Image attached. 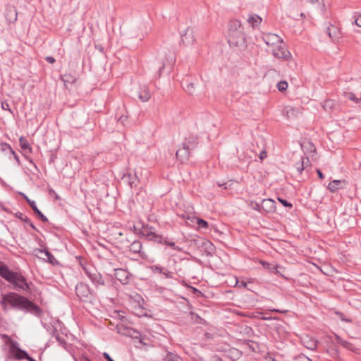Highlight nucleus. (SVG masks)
I'll list each match as a JSON object with an SVG mask.
<instances>
[{
  "label": "nucleus",
  "instance_id": "obj_23",
  "mask_svg": "<svg viewBox=\"0 0 361 361\" xmlns=\"http://www.w3.org/2000/svg\"><path fill=\"white\" fill-rule=\"evenodd\" d=\"M18 13L14 8L6 9V18L8 23H13L17 20Z\"/></svg>",
  "mask_w": 361,
  "mask_h": 361
},
{
  "label": "nucleus",
  "instance_id": "obj_27",
  "mask_svg": "<svg viewBox=\"0 0 361 361\" xmlns=\"http://www.w3.org/2000/svg\"><path fill=\"white\" fill-rule=\"evenodd\" d=\"M261 264L264 269L269 270V271L274 273V274H279V272L278 270L279 266L277 264L269 263L265 261H261Z\"/></svg>",
  "mask_w": 361,
  "mask_h": 361
},
{
  "label": "nucleus",
  "instance_id": "obj_24",
  "mask_svg": "<svg viewBox=\"0 0 361 361\" xmlns=\"http://www.w3.org/2000/svg\"><path fill=\"white\" fill-rule=\"evenodd\" d=\"M138 97L142 102H147L150 99L151 94L147 87L144 86L140 87L138 92Z\"/></svg>",
  "mask_w": 361,
  "mask_h": 361
},
{
  "label": "nucleus",
  "instance_id": "obj_19",
  "mask_svg": "<svg viewBox=\"0 0 361 361\" xmlns=\"http://www.w3.org/2000/svg\"><path fill=\"white\" fill-rule=\"evenodd\" d=\"M175 61V58L173 56V54L171 51H169V55L166 56V59L162 62L161 66L159 68L158 71V77L161 76V71L167 65H172L173 61Z\"/></svg>",
  "mask_w": 361,
  "mask_h": 361
},
{
  "label": "nucleus",
  "instance_id": "obj_53",
  "mask_svg": "<svg viewBox=\"0 0 361 361\" xmlns=\"http://www.w3.org/2000/svg\"><path fill=\"white\" fill-rule=\"evenodd\" d=\"M231 353L234 355L235 357H239L240 355V353L238 350L235 348H233L231 350Z\"/></svg>",
  "mask_w": 361,
  "mask_h": 361
},
{
  "label": "nucleus",
  "instance_id": "obj_30",
  "mask_svg": "<svg viewBox=\"0 0 361 361\" xmlns=\"http://www.w3.org/2000/svg\"><path fill=\"white\" fill-rule=\"evenodd\" d=\"M163 360L164 361H183L178 354L172 352H168Z\"/></svg>",
  "mask_w": 361,
  "mask_h": 361
},
{
  "label": "nucleus",
  "instance_id": "obj_28",
  "mask_svg": "<svg viewBox=\"0 0 361 361\" xmlns=\"http://www.w3.org/2000/svg\"><path fill=\"white\" fill-rule=\"evenodd\" d=\"M303 343L307 348L312 350L316 349L317 345V341L316 340L313 338H309L308 337L303 339Z\"/></svg>",
  "mask_w": 361,
  "mask_h": 361
},
{
  "label": "nucleus",
  "instance_id": "obj_20",
  "mask_svg": "<svg viewBox=\"0 0 361 361\" xmlns=\"http://www.w3.org/2000/svg\"><path fill=\"white\" fill-rule=\"evenodd\" d=\"M12 271L13 270L10 269L6 264L0 261V276L1 278L7 281Z\"/></svg>",
  "mask_w": 361,
  "mask_h": 361
},
{
  "label": "nucleus",
  "instance_id": "obj_6",
  "mask_svg": "<svg viewBox=\"0 0 361 361\" xmlns=\"http://www.w3.org/2000/svg\"><path fill=\"white\" fill-rule=\"evenodd\" d=\"M75 293L82 301L88 302L92 299V293L89 286L82 282L76 285Z\"/></svg>",
  "mask_w": 361,
  "mask_h": 361
},
{
  "label": "nucleus",
  "instance_id": "obj_1",
  "mask_svg": "<svg viewBox=\"0 0 361 361\" xmlns=\"http://www.w3.org/2000/svg\"><path fill=\"white\" fill-rule=\"evenodd\" d=\"M0 305L4 310H8V305L14 310L23 311L25 313H31L37 317H41L43 310L27 297L15 292H9L1 295Z\"/></svg>",
  "mask_w": 361,
  "mask_h": 361
},
{
  "label": "nucleus",
  "instance_id": "obj_36",
  "mask_svg": "<svg viewBox=\"0 0 361 361\" xmlns=\"http://www.w3.org/2000/svg\"><path fill=\"white\" fill-rule=\"evenodd\" d=\"M277 89L280 92H283L288 88V82L286 80L279 81L276 85Z\"/></svg>",
  "mask_w": 361,
  "mask_h": 361
},
{
  "label": "nucleus",
  "instance_id": "obj_32",
  "mask_svg": "<svg viewBox=\"0 0 361 361\" xmlns=\"http://www.w3.org/2000/svg\"><path fill=\"white\" fill-rule=\"evenodd\" d=\"M336 341V342L343 346L344 348L353 350L354 347L352 343H349L348 341H346L345 340H343L339 336L335 335Z\"/></svg>",
  "mask_w": 361,
  "mask_h": 361
},
{
  "label": "nucleus",
  "instance_id": "obj_3",
  "mask_svg": "<svg viewBox=\"0 0 361 361\" xmlns=\"http://www.w3.org/2000/svg\"><path fill=\"white\" fill-rule=\"evenodd\" d=\"M6 281L11 283L13 289L18 292L31 293L30 285L32 283L27 282L26 277L20 271H13Z\"/></svg>",
  "mask_w": 361,
  "mask_h": 361
},
{
  "label": "nucleus",
  "instance_id": "obj_59",
  "mask_svg": "<svg viewBox=\"0 0 361 361\" xmlns=\"http://www.w3.org/2000/svg\"><path fill=\"white\" fill-rule=\"evenodd\" d=\"M331 355H332L333 357H335V356H336L338 355V350H337V349L336 348H334V347L332 348L331 349Z\"/></svg>",
  "mask_w": 361,
  "mask_h": 361
},
{
  "label": "nucleus",
  "instance_id": "obj_10",
  "mask_svg": "<svg viewBox=\"0 0 361 361\" xmlns=\"http://www.w3.org/2000/svg\"><path fill=\"white\" fill-rule=\"evenodd\" d=\"M121 180L123 183H127L130 187V188L136 187L139 183V179L135 173H124L121 177Z\"/></svg>",
  "mask_w": 361,
  "mask_h": 361
},
{
  "label": "nucleus",
  "instance_id": "obj_56",
  "mask_svg": "<svg viewBox=\"0 0 361 361\" xmlns=\"http://www.w3.org/2000/svg\"><path fill=\"white\" fill-rule=\"evenodd\" d=\"M45 60L49 63H54L56 61L55 59L53 56H47L45 58Z\"/></svg>",
  "mask_w": 361,
  "mask_h": 361
},
{
  "label": "nucleus",
  "instance_id": "obj_31",
  "mask_svg": "<svg viewBox=\"0 0 361 361\" xmlns=\"http://www.w3.org/2000/svg\"><path fill=\"white\" fill-rule=\"evenodd\" d=\"M61 80L64 82L65 86H66L67 84L75 83L76 78L70 73H67L61 76Z\"/></svg>",
  "mask_w": 361,
  "mask_h": 361
},
{
  "label": "nucleus",
  "instance_id": "obj_38",
  "mask_svg": "<svg viewBox=\"0 0 361 361\" xmlns=\"http://www.w3.org/2000/svg\"><path fill=\"white\" fill-rule=\"evenodd\" d=\"M295 168H296L297 172L299 174H301L305 169L304 159H301L300 161H298V163L295 164Z\"/></svg>",
  "mask_w": 361,
  "mask_h": 361
},
{
  "label": "nucleus",
  "instance_id": "obj_18",
  "mask_svg": "<svg viewBox=\"0 0 361 361\" xmlns=\"http://www.w3.org/2000/svg\"><path fill=\"white\" fill-rule=\"evenodd\" d=\"M29 205L32 209L34 214L42 221L43 223L48 222V219L44 216L41 211L37 208L35 202H29Z\"/></svg>",
  "mask_w": 361,
  "mask_h": 361
},
{
  "label": "nucleus",
  "instance_id": "obj_50",
  "mask_svg": "<svg viewBox=\"0 0 361 361\" xmlns=\"http://www.w3.org/2000/svg\"><path fill=\"white\" fill-rule=\"evenodd\" d=\"M202 246L205 247L207 249H211L213 250V245L212 243L209 240H204L202 242Z\"/></svg>",
  "mask_w": 361,
  "mask_h": 361
},
{
  "label": "nucleus",
  "instance_id": "obj_41",
  "mask_svg": "<svg viewBox=\"0 0 361 361\" xmlns=\"http://www.w3.org/2000/svg\"><path fill=\"white\" fill-rule=\"evenodd\" d=\"M161 274L166 279H173L174 273L169 271L166 268L164 267V271Z\"/></svg>",
  "mask_w": 361,
  "mask_h": 361
},
{
  "label": "nucleus",
  "instance_id": "obj_16",
  "mask_svg": "<svg viewBox=\"0 0 361 361\" xmlns=\"http://www.w3.org/2000/svg\"><path fill=\"white\" fill-rule=\"evenodd\" d=\"M197 144V137L195 135H190L188 137H186L185 140L183 142L182 146H184L185 147L188 146V149L190 151H192L193 149H195Z\"/></svg>",
  "mask_w": 361,
  "mask_h": 361
},
{
  "label": "nucleus",
  "instance_id": "obj_43",
  "mask_svg": "<svg viewBox=\"0 0 361 361\" xmlns=\"http://www.w3.org/2000/svg\"><path fill=\"white\" fill-rule=\"evenodd\" d=\"M279 202L285 207L286 208H289V209H291L293 208V204L289 202L288 200L283 199V198H281V197H278L277 198Z\"/></svg>",
  "mask_w": 361,
  "mask_h": 361
},
{
  "label": "nucleus",
  "instance_id": "obj_46",
  "mask_svg": "<svg viewBox=\"0 0 361 361\" xmlns=\"http://www.w3.org/2000/svg\"><path fill=\"white\" fill-rule=\"evenodd\" d=\"M1 108L4 110L9 111L11 114H13L11 109L10 108L9 104L6 101L1 102Z\"/></svg>",
  "mask_w": 361,
  "mask_h": 361
},
{
  "label": "nucleus",
  "instance_id": "obj_11",
  "mask_svg": "<svg viewBox=\"0 0 361 361\" xmlns=\"http://www.w3.org/2000/svg\"><path fill=\"white\" fill-rule=\"evenodd\" d=\"M35 252H36V255H37V254H39V253H41V254L44 253V255L46 256L47 259L43 258V259L51 265L55 266V265L59 264V262L54 257V256L47 248L35 249Z\"/></svg>",
  "mask_w": 361,
  "mask_h": 361
},
{
  "label": "nucleus",
  "instance_id": "obj_8",
  "mask_svg": "<svg viewBox=\"0 0 361 361\" xmlns=\"http://www.w3.org/2000/svg\"><path fill=\"white\" fill-rule=\"evenodd\" d=\"M180 43L185 46L192 45L195 42L193 29L188 27L185 30L180 32Z\"/></svg>",
  "mask_w": 361,
  "mask_h": 361
},
{
  "label": "nucleus",
  "instance_id": "obj_22",
  "mask_svg": "<svg viewBox=\"0 0 361 361\" xmlns=\"http://www.w3.org/2000/svg\"><path fill=\"white\" fill-rule=\"evenodd\" d=\"M326 32L332 40H335L340 37V31L336 26L331 25L330 27H328Z\"/></svg>",
  "mask_w": 361,
  "mask_h": 361
},
{
  "label": "nucleus",
  "instance_id": "obj_9",
  "mask_svg": "<svg viewBox=\"0 0 361 361\" xmlns=\"http://www.w3.org/2000/svg\"><path fill=\"white\" fill-rule=\"evenodd\" d=\"M114 276L122 284L126 285L129 283L131 277V274L124 269H115Z\"/></svg>",
  "mask_w": 361,
  "mask_h": 361
},
{
  "label": "nucleus",
  "instance_id": "obj_35",
  "mask_svg": "<svg viewBox=\"0 0 361 361\" xmlns=\"http://www.w3.org/2000/svg\"><path fill=\"white\" fill-rule=\"evenodd\" d=\"M6 149H9V151L11 152V153L13 155L14 157V159L16 160L18 164H20V159H19V157L16 154V152H14V150L11 147V146L7 144V143H4L3 145V149L5 150Z\"/></svg>",
  "mask_w": 361,
  "mask_h": 361
},
{
  "label": "nucleus",
  "instance_id": "obj_33",
  "mask_svg": "<svg viewBox=\"0 0 361 361\" xmlns=\"http://www.w3.org/2000/svg\"><path fill=\"white\" fill-rule=\"evenodd\" d=\"M192 219V222L193 221L194 219H196V223L200 228H204V229L208 228L209 224L207 221H205L202 219H200V218L195 217V216H193Z\"/></svg>",
  "mask_w": 361,
  "mask_h": 361
},
{
  "label": "nucleus",
  "instance_id": "obj_40",
  "mask_svg": "<svg viewBox=\"0 0 361 361\" xmlns=\"http://www.w3.org/2000/svg\"><path fill=\"white\" fill-rule=\"evenodd\" d=\"M150 269H151V271L154 274L159 273V274H161V273H162L164 271V267H161L160 265H158V264L152 265L150 267Z\"/></svg>",
  "mask_w": 361,
  "mask_h": 361
},
{
  "label": "nucleus",
  "instance_id": "obj_47",
  "mask_svg": "<svg viewBox=\"0 0 361 361\" xmlns=\"http://www.w3.org/2000/svg\"><path fill=\"white\" fill-rule=\"evenodd\" d=\"M336 314L338 316L339 319L343 322L349 323H351L353 322L351 319L345 317L343 313L342 312H336Z\"/></svg>",
  "mask_w": 361,
  "mask_h": 361
},
{
  "label": "nucleus",
  "instance_id": "obj_55",
  "mask_svg": "<svg viewBox=\"0 0 361 361\" xmlns=\"http://www.w3.org/2000/svg\"><path fill=\"white\" fill-rule=\"evenodd\" d=\"M253 209L256 211L260 212L262 209L261 204L255 202L253 206Z\"/></svg>",
  "mask_w": 361,
  "mask_h": 361
},
{
  "label": "nucleus",
  "instance_id": "obj_45",
  "mask_svg": "<svg viewBox=\"0 0 361 361\" xmlns=\"http://www.w3.org/2000/svg\"><path fill=\"white\" fill-rule=\"evenodd\" d=\"M295 361H312V360L304 354L301 353L295 357Z\"/></svg>",
  "mask_w": 361,
  "mask_h": 361
},
{
  "label": "nucleus",
  "instance_id": "obj_48",
  "mask_svg": "<svg viewBox=\"0 0 361 361\" xmlns=\"http://www.w3.org/2000/svg\"><path fill=\"white\" fill-rule=\"evenodd\" d=\"M190 288H191V292L194 295H195L197 297H202V296H204V294L199 289H197V288L191 286Z\"/></svg>",
  "mask_w": 361,
  "mask_h": 361
},
{
  "label": "nucleus",
  "instance_id": "obj_34",
  "mask_svg": "<svg viewBox=\"0 0 361 361\" xmlns=\"http://www.w3.org/2000/svg\"><path fill=\"white\" fill-rule=\"evenodd\" d=\"M335 105L334 100L332 99H328L323 102L322 107L324 109L325 111H328L331 110Z\"/></svg>",
  "mask_w": 361,
  "mask_h": 361
},
{
  "label": "nucleus",
  "instance_id": "obj_54",
  "mask_svg": "<svg viewBox=\"0 0 361 361\" xmlns=\"http://www.w3.org/2000/svg\"><path fill=\"white\" fill-rule=\"evenodd\" d=\"M267 157V152L265 150L262 151L259 154V158L261 160L264 159Z\"/></svg>",
  "mask_w": 361,
  "mask_h": 361
},
{
  "label": "nucleus",
  "instance_id": "obj_42",
  "mask_svg": "<svg viewBox=\"0 0 361 361\" xmlns=\"http://www.w3.org/2000/svg\"><path fill=\"white\" fill-rule=\"evenodd\" d=\"M345 97L348 99H350L353 102H355V103H358L359 101H360V99L357 98L355 94L353 92H345Z\"/></svg>",
  "mask_w": 361,
  "mask_h": 361
},
{
  "label": "nucleus",
  "instance_id": "obj_5",
  "mask_svg": "<svg viewBox=\"0 0 361 361\" xmlns=\"http://www.w3.org/2000/svg\"><path fill=\"white\" fill-rule=\"evenodd\" d=\"M82 269L96 288L105 286V281L102 275L94 267L85 266L82 267Z\"/></svg>",
  "mask_w": 361,
  "mask_h": 361
},
{
  "label": "nucleus",
  "instance_id": "obj_49",
  "mask_svg": "<svg viewBox=\"0 0 361 361\" xmlns=\"http://www.w3.org/2000/svg\"><path fill=\"white\" fill-rule=\"evenodd\" d=\"M355 20L353 23H355L357 26L361 27V14L355 15Z\"/></svg>",
  "mask_w": 361,
  "mask_h": 361
},
{
  "label": "nucleus",
  "instance_id": "obj_13",
  "mask_svg": "<svg viewBox=\"0 0 361 361\" xmlns=\"http://www.w3.org/2000/svg\"><path fill=\"white\" fill-rule=\"evenodd\" d=\"M190 150L188 149V147H186L182 146L181 148H179L176 153V157L179 159L182 163L187 161L189 159Z\"/></svg>",
  "mask_w": 361,
  "mask_h": 361
},
{
  "label": "nucleus",
  "instance_id": "obj_12",
  "mask_svg": "<svg viewBox=\"0 0 361 361\" xmlns=\"http://www.w3.org/2000/svg\"><path fill=\"white\" fill-rule=\"evenodd\" d=\"M273 55L278 59H283L287 60L291 56L290 53L285 49V47L279 46L273 49Z\"/></svg>",
  "mask_w": 361,
  "mask_h": 361
},
{
  "label": "nucleus",
  "instance_id": "obj_58",
  "mask_svg": "<svg viewBox=\"0 0 361 361\" xmlns=\"http://www.w3.org/2000/svg\"><path fill=\"white\" fill-rule=\"evenodd\" d=\"M307 145H309V149H310V151L312 152H316V148L315 147L312 145V143L311 142H308Z\"/></svg>",
  "mask_w": 361,
  "mask_h": 361
},
{
  "label": "nucleus",
  "instance_id": "obj_7",
  "mask_svg": "<svg viewBox=\"0 0 361 361\" xmlns=\"http://www.w3.org/2000/svg\"><path fill=\"white\" fill-rule=\"evenodd\" d=\"M9 354L16 360H23L27 355V353L20 348L18 342L11 340L9 345Z\"/></svg>",
  "mask_w": 361,
  "mask_h": 361
},
{
  "label": "nucleus",
  "instance_id": "obj_52",
  "mask_svg": "<svg viewBox=\"0 0 361 361\" xmlns=\"http://www.w3.org/2000/svg\"><path fill=\"white\" fill-rule=\"evenodd\" d=\"M128 116H121L118 118V122H121L123 125H126V121H127Z\"/></svg>",
  "mask_w": 361,
  "mask_h": 361
},
{
  "label": "nucleus",
  "instance_id": "obj_44",
  "mask_svg": "<svg viewBox=\"0 0 361 361\" xmlns=\"http://www.w3.org/2000/svg\"><path fill=\"white\" fill-rule=\"evenodd\" d=\"M154 227L149 226L148 224L142 225V230L140 231L139 233L144 237V233L149 231H153Z\"/></svg>",
  "mask_w": 361,
  "mask_h": 361
},
{
  "label": "nucleus",
  "instance_id": "obj_15",
  "mask_svg": "<svg viewBox=\"0 0 361 361\" xmlns=\"http://www.w3.org/2000/svg\"><path fill=\"white\" fill-rule=\"evenodd\" d=\"M264 42L267 45H274L277 43H282V39L276 34H267L263 37Z\"/></svg>",
  "mask_w": 361,
  "mask_h": 361
},
{
  "label": "nucleus",
  "instance_id": "obj_26",
  "mask_svg": "<svg viewBox=\"0 0 361 361\" xmlns=\"http://www.w3.org/2000/svg\"><path fill=\"white\" fill-rule=\"evenodd\" d=\"M142 243L139 240H134L129 246V250L135 254L141 255Z\"/></svg>",
  "mask_w": 361,
  "mask_h": 361
},
{
  "label": "nucleus",
  "instance_id": "obj_14",
  "mask_svg": "<svg viewBox=\"0 0 361 361\" xmlns=\"http://www.w3.org/2000/svg\"><path fill=\"white\" fill-rule=\"evenodd\" d=\"M261 207L267 213L272 212L275 211L276 202L271 199H264L261 202Z\"/></svg>",
  "mask_w": 361,
  "mask_h": 361
},
{
  "label": "nucleus",
  "instance_id": "obj_4",
  "mask_svg": "<svg viewBox=\"0 0 361 361\" xmlns=\"http://www.w3.org/2000/svg\"><path fill=\"white\" fill-rule=\"evenodd\" d=\"M144 238L148 240L155 242L158 244L169 246L175 250L179 251L180 250L179 247L176 245L175 243L172 240L169 239L167 237H164L162 235L157 234L154 231L145 232Z\"/></svg>",
  "mask_w": 361,
  "mask_h": 361
},
{
  "label": "nucleus",
  "instance_id": "obj_25",
  "mask_svg": "<svg viewBox=\"0 0 361 361\" xmlns=\"http://www.w3.org/2000/svg\"><path fill=\"white\" fill-rule=\"evenodd\" d=\"M247 21L253 28H255L262 23V18L257 14H250L249 15Z\"/></svg>",
  "mask_w": 361,
  "mask_h": 361
},
{
  "label": "nucleus",
  "instance_id": "obj_17",
  "mask_svg": "<svg viewBox=\"0 0 361 361\" xmlns=\"http://www.w3.org/2000/svg\"><path fill=\"white\" fill-rule=\"evenodd\" d=\"M345 185L344 180H334L329 183L328 189L332 192H336L341 188H343Z\"/></svg>",
  "mask_w": 361,
  "mask_h": 361
},
{
  "label": "nucleus",
  "instance_id": "obj_57",
  "mask_svg": "<svg viewBox=\"0 0 361 361\" xmlns=\"http://www.w3.org/2000/svg\"><path fill=\"white\" fill-rule=\"evenodd\" d=\"M316 172L318 175V177L320 178V179H324V175L323 174V173L322 172V171L319 169H316Z\"/></svg>",
  "mask_w": 361,
  "mask_h": 361
},
{
  "label": "nucleus",
  "instance_id": "obj_64",
  "mask_svg": "<svg viewBox=\"0 0 361 361\" xmlns=\"http://www.w3.org/2000/svg\"><path fill=\"white\" fill-rule=\"evenodd\" d=\"M212 361H223V360H222V358H221L220 357H219L217 355H214L212 357Z\"/></svg>",
  "mask_w": 361,
  "mask_h": 361
},
{
  "label": "nucleus",
  "instance_id": "obj_60",
  "mask_svg": "<svg viewBox=\"0 0 361 361\" xmlns=\"http://www.w3.org/2000/svg\"><path fill=\"white\" fill-rule=\"evenodd\" d=\"M27 224L35 231H39V230L36 228V226L32 224L31 221L30 223H27Z\"/></svg>",
  "mask_w": 361,
  "mask_h": 361
},
{
  "label": "nucleus",
  "instance_id": "obj_63",
  "mask_svg": "<svg viewBox=\"0 0 361 361\" xmlns=\"http://www.w3.org/2000/svg\"><path fill=\"white\" fill-rule=\"evenodd\" d=\"M25 359L27 360V361H37L35 359L30 356L28 353L27 355L25 356Z\"/></svg>",
  "mask_w": 361,
  "mask_h": 361
},
{
  "label": "nucleus",
  "instance_id": "obj_29",
  "mask_svg": "<svg viewBox=\"0 0 361 361\" xmlns=\"http://www.w3.org/2000/svg\"><path fill=\"white\" fill-rule=\"evenodd\" d=\"M19 144L23 149L27 151V152H32V147L25 137L21 136L19 138Z\"/></svg>",
  "mask_w": 361,
  "mask_h": 361
},
{
  "label": "nucleus",
  "instance_id": "obj_62",
  "mask_svg": "<svg viewBox=\"0 0 361 361\" xmlns=\"http://www.w3.org/2000/svg\"><path fill=\"white\" fill-rule=\"evenodd\" d=\"M21 195H23V198L25 199V200L29 204V202H35L34 200H31L30 199L28 198V197L27 195H25V194L23 193H21Z\"/></svg>",
  "mask_w": 361,
  "mask_h": 361
},
{
  "label": "nucleus",
  "instance_id": "obj_2",
  "mask_svg": "<svg viewBox=\"0 0 361 361\" xmlns=\"http://www.w3.org/2000/svg\"><path fill=\"white\" fill-rule=\"evenodd\" d=\"M241 23L238 20H231L228 23V43L235 47L245 42V34Z\"/></svg>",
  "mask_w": 361,
  "mask_h": 361
},
{
  "label": "nucleus",
  "instance_id": "obj_21",
  "mask_svg": "<svg viewBox=\"0 0 361 361\" xmlns=\"http://www.w3.org/2000/svg\"><path fill=\"white\" fill-rule=\"evenodd\" d=\"M183 88L185 92H187L190 94H193L195 93V90L196 87V84L194 82H190L188 79L183 80L182 83Z\"/></svg>",
  "mask_w": 361,
  "mask_h": 361
},
{
  "label": "nucleus",
  "instance_id": "obj_37",
  "mask_svg": "<svg viewBox=\"0 0 361 361\" xmlns=\"http://www.w3.org/2000/svg\"><path fill=\"white\" fill-rule=\"evenodd\" d=\"M15 216L18 219L23 221L25 224L30 223V219L25 216L23 213L18 212L15 214Z\"/></svg>",
  "mask_w": 361,
  "mask_h": 361
},
{
  "label": "nucleus",
  "instance_id": "obj_51",
  "mask_svg": "<svg viewBox=\"0 0 361 361\" xmlns=\"http://www.w3.org/2000/svg\"><path fill=\"white\" fill-rule=\"evenodd\" d=\"M102 355L106 361H114L109 355V354L106 352L103 353Z\"/></svg>",
  "mask_w": 361,
  "mask_h": 361
},
{
  "label": "nucleus",
  "instance_id": "obj_39",
  "mask_svg": "<svg viewBox=\"0 0 361 361\" xmlns=\"http://www.w3.org/2000/svg\"><path fill=\"white\" fill-rule=\"evenodd\" d=\"M247 345L249 346V348L253 351V352H257L259 350V345L258 343L248 340L247 343Z\"/></svg>",
  "mask_w": 361,
  "mask_h": 361
},
{
  "label": "nucleus",
  "instance_id": "obj_61",
  "mask_svg": "<svg viewBox=\"0 0 361 361\" xmlns=\"http://www.w3.org/2000/svg\"><path fill=\"white\" fill-rule=\"evenodd\" d=\"M95 48L99 50L100 52H104V48L102 47V46L101 44H96L95 45Z\"/></svg>",
  "mask_w": 361,
  "mask_h": 361
}]
</instances>
